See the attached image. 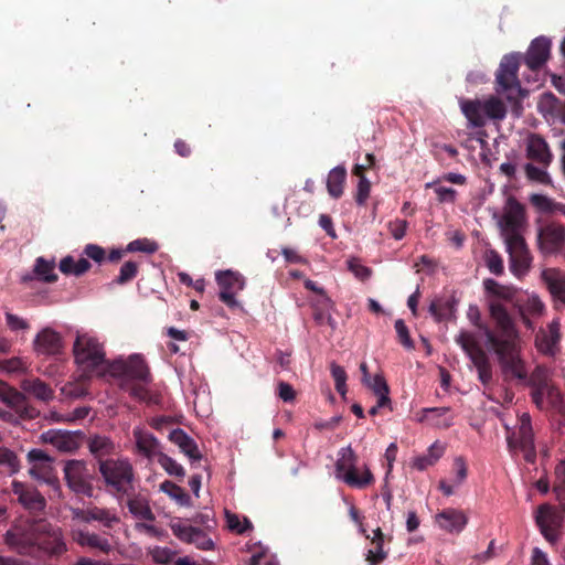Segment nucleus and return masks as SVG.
Here are the masks:
<instances>
[{
    "label": "nucleus",
    "mask_w": 565,
    "mask_h": 565,
    "mask_svg": "<svg viewBox=\"0 0 565 565\" xmlns=\"http://www.w3.org/2000/svg\"><path fill=\"white\" fill-rule=\"evenodd\" d=\"M449 407H429L423 408L416 414V416L419 423L427 424L431 427L446 429L454 424V417L449 415Z\"/></svg>",
    "instance_id": "24"
},
{
    "label": "nucleus",
    "mask_w": 565,
    "mask_h": 565,
    "mask_svg": "<svg viewBox=\"0 0 565 565\" xmlns=\"http://www.w3.org/2000/svg\"><path fill=\"white\" fill-rule=\"evenodd\" d=\"M107 375L122 381L151 382V374L146 360L132 354L127 360H115L108 365Z\"/></svg>",
    "instance_id": "8"
},
{
    "label": "nucleus",
    "mask_w": 565,
    "mask_h": 565,
    "mask_svg": "<svg viewBox=\"0 0 565 565\" xmlns=\"http://www.w3.org/2000/svg\"><path fill=\"white\" fill-rule=\"evenodd\" d=\"M6 320H7L8 327L12 331L28 330L30 328V324L26 320L18 317L17 315L10 313V312L6 313Z\"/></svg>",
    "instance_id": "64"
},
{
    "label": "nucleus",
    "mask_w": 565,
    "mask_h": 565,
    "mask_svg": "<svg viewBox=\"0 0 565 565\" xmlns=\"http://www.w3.org/2000/svg\"><path fill=\"white\" fill-rule=\"evenodd\" d=\"M356 460V455L351 447L342 448L340 450V457L335 463L337 475L348 486L364 489L374 482V477L366 466L364 467L362 475H359Z\"/></svg>",
    "instance_id": "6"
},
{
    "label": "nucleus",
    "mask_w": 565,
    "mask_h": 565,
    "mask_svg": "<svg viewBox=\"0 0 565 565\" xmlns=\"http://www.w3.org/2000/svg\"><path fill=\"white\" fill-rule=\"evenodd\" d=\"M348 267L362 281L367 280L372 275L371 268L362 265L356 258L348 260Z\"/></svg>",
    "instance_id": "61"
},
{
    "label": "nucleus",
    "mask_w": 565,
    "mask_h": 565,
    "mask_svg": "<svg viewBox=\"0 0 565 565\" xmlns=\"http://www.w3.org/2000/svg\"><path fill=\"white\" fill-rule=\"evenodd\" d=\"M0 401L7 404L21 419H34L40 412L32 406L26 396L0 381Z\"/></svg>",
    "instance_id": "14"
},
{
    "label": "nucleus",
    "mask_w": 565,
    "mask_h": 565,
    "mask_svg": "<svg viewBox=\"0 0 565 565\" xmlns=\"http://www.w3.org/2000/svg\"><path fill=\"white\" fill-rule=\"evenodd\" d=\"M149 383L143 382H129V381H122L120 382V387L128 392L129 395L134 398H136L139 402H143L146 404H159L160 403V395L152 393L147 388V385Z\"/></svg>",
    "instance_id": "33"
},
{
    "label": "nucleus",
    "mask_w": 565,
    "mask_h": 565,
    "mask_svg": "<svg viewBox=\"0 0 565 565\" xmlns=\"http://www.w3.org/2000/svg\"><path fill=\"white\" fill-rule=\"evenodd\" d=\"M127 508L129 512L139 519L152 522L156 520V515L153 514L148 501L146 498L141 495H132V493L128 497Z\"/></svg>",
    "instance_id": "37"
},
{
    "label": "nucleus",
    "mask_w": 565,
    "mask_h": 565,
    "mask_svg": "<svg viewBox=\"0 0 565 565\" xmlns=\"http://www.w3.org/2000/svg\"><path fill=\"white\" fill-rule=\"evenodd\" d=\"M347 180V170L342 166L333 168L327 179V190L330 196L339 199L343 194V188Z\"/></svg>",
    "instance_id": "38"
},
{
    "label": "nucleus",
    "mask_w": 565,
    "mask_h": 565,
    "mask_svg": "<svg viewBox=\"0 0 565 565\" xmlns=\"http://www.w3.org/2000/svg\"><path fill=\"white\" fill-rule=\"evenodd\" d=\"M522 362H524V361L522 360ZM523 365H524V370H526L525 363H523ZM525 372L527 373V371H525ZM502 374L504 376V380H512V379H514L511 375L507 376L503 372H502ZM516 379L521 380V381H526L527 380V384L532 388V392H531L532 399L541 401V393L543 391H546V387L552 385L550 372H548V370L545 366H542V365H537L533 370V372L530 374V376L526 375L525 379H519V377H516Z\"/></svg>",
    "instance_id": "23"
},
{
    "label": "nucleus",
    "mask_w": 565,
    "mask_h": 565,
    "mask_svg": "<svg viewBox=\"0 0 565 565\" xmlns=\"http://www.w3.org/2000/svg\"><path fill=\"white\" fill-rule=\"evenodd\" d=\"M483 287L487 295L493 298L489 300L488 307L494 328H483L487 343L495 354L501 372L507 376L525 379L519 331L508 309L500 301H512L516 290L492 278L484 279Z\"/></svg>",
    "instance_id": "1"
},
{
    "label": "nucleus",
    "mask_w": 565,
    "mask_h": 565,
    "mask_svg": "<svg viewBox=\"0 0 565 565\" xmlns=\"http://www.w3.org/2000/svg\"><path fill=\"white\" fill-rule=\"evenodd\" d=\"M454 311V303L450 301L434 300L429 305V312L436 321L440 322L447 319Z\"/></svg>",
    "instance_id": "47"
},
{
    "label": "nucleus",
    "mask_w": 565,
    "mask_h": 565,
    "mask_svg": "<svg viewBox=\"0 0 565 565\" xmlns=\"http://www.w3.org/2000/svg\"><path fill=\"white\" fill-rule=\"evenodd\" d=\"M532 401L540 409L551 407L554 411L562 413L564 408V402L561 392L553 384L546 387V391L541 393V401Z\"/></svg>",
    "instance_id": "36"
},
{
    "label": "nucleus",
    "mask_w": 565,
    "mask_h": 565,
    "mask_svg": "<svg viewBox=\"0 0 565 565\" xmlns=\"http://www.w3.org/2000/svg\"><path fill=\"white\" fill-rule=\"evenodd\" d=\"M361 533L374 546V548L369 550L366 553L365 559L369 562V565H379L384 562L388 553L384 550L385 535L382 530L380 527L375 529L372 536L366 533L365 529H361Z\"/></svg>",
    "instance_id": "28"
},
{
    "label": "nucleus",
    "mask_w": 565,
    "mask_h": 565,
    "mask_svg": "<svg viewBox=\"0 0 565 565\" xmlns=\"http://www.w3.org/2000/svg\"><path fill=\"white\" fill-rule=\"evenodd\" d=\"M507 252L509 253L510 270L516 277H522L531 268L532 256L520 233L505 236Z\"/></svg>",
    "instance_id": "11"
},
{
    "label": "nucleus",
    "mask_w": 565,
    "mask_h": 565,
    "mask_svg": "<svg viewBox=\"0 0 565 565\" xmlns=\"http://www.w3.org/2000/svg\"><path fill=\"white\" fill-rule=\"evenodd\" d=\"M558 502L565 501V461H561L555 468V482L553 487Z\"/></svg>",
    "instance_id": "50"
},
{
    "label": "nucleus",
    "mask_w": 565,
    "mask_h": 565,
    "mask_svg": "<svg viewBox=\"0 0 565 565\" xmlns=\"http://www.w3.org/2000/svg\"><path fill=\"white\" fill-rule=\"evenodd\" d=\"M508 429L507 443L509 449H516L519 447H531L534 444V433L531 423V415L522 413L519 416V425L516 430L510 431Z\"/></svg>",
    "instance_id": "22"
},
{
    "label": "nucleus",
    "mask_w": 565,
    "mask_h": 565,
    "mask_svg": "<svg viewBox=\"0 0 565 565\" xmlns=\"http://www.w3.org/2000/svg\"><path fill=\"white\" fill-rule=\"evenodd\" d=\"M216 281L221 290L239 291L244 288L245 281L241 274L224 270L216 274Z\"/></svg>",
    "instance_id": "39"
},
{
    "label": "nucleus",
    "mask_w": 565,
    "mask_h": 565,
    "mask_svg": "<svg viewBox=\"0 0 565 565\" xmlns=\"http://www.w3.org/2000/svg\"><path fill=\"white\" fill-rule=\"evenodd\" d=\"M63 349V337L51 327L43 328L33 340V350L38 355H57Z\"/></svg>",
    "instance_id": "19"
},
{
    "label": "nucleus",
    "mask_w": 565,
    "mask_h": 565,
    "mask_svg": "<svg viewBox=\"0 0 565 565\" xmlns=\"http://www.w3.org/2000/svg\"><path fill=\"white\" fill-rule=\"evenodd\" d=\"M564 516L565 501L558 507L545 503L537 508L535 522L546 541L554 543L558 540Z\"/></svg>",
    "instance_id": "10"
},
{
    "label": "nucleus",
    "mask_w": 565,
    "mask_h": 565,
    "mask_svg": "<svg viewBox=\"0 0 565 565\" xmlns=\"http://www.w3.org/2000/svg\"><path fill=\"white\" fill-rule=\"evenodd\" d=\"M21 390L34 396L41 402H50L54 397V391L39 377L24 379L20 385Z\"/></svg>",
    "instance_id": "34"
},
{
    "label": "nucleus",
    "mask_w": 565,
    "mask_h": 565,
    "mask_svg": "<svg viewBox=\"0 0 565 565\" xmlns=\"http://www.w3.org/2000/svg\"><path fill=\"white\" fill-rule=\"evenodd\" d=\"M85 437L82 430L68 431L60 429H49L41 436L43 443L50 444L62 452H74L82 444Z\"/></svg>",
    "instance_id": "17"
},
{
    "label": "nucleus",
    "mask_w": 565,
    "mask_h": 565,
    "mask_svg": "<svg viewBox=\"0 0 565 565\" xmlns=\"http://www.w3.org/2000/svg\"><path fill=\"white\" fill-rule=\"evenodd\" d=\"M160 490L175 500L180 505L188 507L191 504V498L184 489L170 480L163 481L160 484Z\"/></svg>",
    "instance_id": "43"
},
{
    "label": "nucleus",
    "mask_w": 565,
    "mask_h": 565,
    "mask_svg": "<svg viewBox=\"0 0 565 565\" xmlns=\"http://www.w3.org/2000/svg\"><path fill=\"white\" fill-rule=\"evenodd\" d=\"M486 117L494 120H501L507 115V108L504 103L498 97L491 96L483 102Z\"/></svg>",
    "instance_id": "45"
},
{
    "label": "nucleus",
    "mask_w": 565,
    "mask_h": 565,
    "mask_svg": "<svg viewBox=\"0 0 565 565\" xmlns=\"http://www.w3.org/2000/svg\"><path fill=\"white\" fill-rule=\"evenodd\" d=\"M521 60L522 55L519 53L507 54L502 57L495 72V90L498 94L505 95L516 116H520L522 111L523 89L518 76Z\"/></svg>",
    "instance_id": "3"
},
{
    "label": "nucleus",
    "mask_w": 565,
    "mask_h": 565,
    "mask_svg": "<svg viewBox=\"0 0 565 565\" xmlns=\"http://www.w3.org/2000/svg\"><path fill=\"white\" fill-rule=\"evenodd\" d=\"M74 359L85 379L107 376L111 361L106 359L103 344L89 334H77L73 345Z\"/></svg>",
    "instance_id": "2"
},
{
    "label": "nucleus",
    "mask_w": 565,
    "mask_h": 565,
    "mask_svg": "<svg viewBox=\"0 0 565 565\" xmlns=\"http://www.w3.org/2000/svg\"><path fill=\"white\" fill-rule=\"evenodd\" d=\"M159 465L170 475L183 479L185 471L183 467L166 454H159Z\"/></svg>",
    "instance_id": "49"
},
{
    "label": "nucleus",
    "mask_w": 565,
    "mask_h": 565,
    "mask_svg": "<svg viewBox=\"0 0 565 565\" xmlns=\"http://www.w3.org/2000/svg\"><path fill=\"white\" fill-rule=\"evenodd\" d=\"M84 254L96 263H102L106 258L105 249L95 244H88L84 248Z\"/></svg>",
    "instance_id": "63"
},
{
    "label": "nucleus",
    "mask_w": 565,
    "mask_h": 565,
    "mask_svg": "<svg viewBox=\"0 0 565 565\" xmlns=\"http://www.w3.org/2000/svg\"><path fill=\"white\" fill-rule=\"evenodd\" d=\"M365 386L371 388L374 395L377 396L379 406L391 405L390 387L383 375L375 374L374 377L365 384Z\"/></svg>",
    "instance_id": "40"
},
{
    "label": "nucleus",
    "mask_w": 565,
    "mask_h": 565,
    "mask_svg": "<svg viewBox=\"0 0 565 565\" xmlns=\"http://www.w3.org/2000/svg\"><path fill=\"white\" fill-rule=\"evenodd\" d=\"M12 491L17 495L19 503L31 512H41L46 507L45 498L33 486L13 481Z\"/></svg>",
    "instance_id": "20"
},
{
    "label": "nucleus",
    "mask_w": 565,
    "mask_h": 565,
    "mask_svg": "<svg viewBox=\"0 0 565 565\" xmlns=\"http://www.w3.org/2000/svg\"><path fill=\"white\" fill-rule=\"evenodd\" d=\"M136 446L138 451L142 454L145 457L151 459L157 457L159 458V454H163L160 450L159 440L150 433L143 431L141 428L136 427L132 431Z\"/></svg>",
    "instance_id": "29"
},
{
    "label": "nucleus",
    "mask_w": 565,
    "mask_h": 565,
    "mask_svg": "<svg viewBox=\"0 0 565 565\" xmlns=\"http://www.w3.org/2000/svg\"><path fill=\"white\" fill-rule=\"evenodd\" d=\"M395 330L397 333L398 342L407 350H413L415 348L414 341L411 338L409 330L405 324L403 319H397L395 321Z\"/></svg>",
    "instance_id": "54"
},
{
    "label": "nucleus",
    "mask_w": 565,
    "mask_h": 565,
    "mask_svg": "<svg viewBox=\"0 0 565 565\" xmlns=\"http://www.w3.org/2000/svg\"><path fill=\"white\" fill-rule=\"evenodd\" d=\"M55 262L46 260L44 257H38L34 265V274L44 282H55L57 275L54 273Z\"/></svg>",
    "instance_id": "41"
},
{
    "label": "nucleus",
    "mask_w": 565,
    "mask_h": 565,
    "mask_svg": "<svg viewBox=\"0 0 565 565\" xmlns=\"http://www.w3.org/2000/svg\"><path fill=\"white\" fill-rule=\"evenodd\" d=\"M537 244L545 255L558 253L565 245V227L555 222L542 225L537 233Z\"/></svg>",
    "instance_id": "15"
},
{
    "label": "nucleus",
    "mask_w": 565,
    "mask_h": 565,
    "mask_svg": "<svg viewBox=\"0 0 565 565\" xmlns=\"http://www.w3.org/2000/svg\"><path fill=\"white\" fill-rule=\"evenodd\" d=\"M551 40L545 36H539L534 39L525 55L522 56L525 65L531 71L540 70L548 60L551 54Z\"/></svg>",
    "instance_id": "21"
},
{
    "label": "nucleus",
    "mask_w": 565,
    "mask_h": 565,
    "mask_svg": "<svg viewBox=\"0 0 565 565\" xmlns=\"http://www.w3.org/2000/svg\"><path fill=\"white\" fill-rule=\"evenodd\" d=\"M72 519L86 525L92 522H97L100 524L104 534H109L110 530L120 523V518L116 510L95 504H89L86 508L72 509Z\"/></svg>",
    "instance_id": "12"
},
{
    "label": "nucleus",
    "mask_w": 565,
    "mask_h": 565,
    "mask_svg": "<svg viewBox=\"0 0 565 565\" xmlns=\"http://www.w3.org/2000/svg\"><path fill=\"white\" fill-rule=\"evenodd\" d=\"M486 265L488 269L495 276H501L504 273L503 259L498 252L490 249L486 253Z\"/></svg>",
    "instance_id": "53"
},
{
    "label": "nucleus",
    "mask_w": 565,
    "mask_h": 565,
    "mask_svg": "<svg viewBox=\"0 0 565 565\" xmlns=\"http://www.w3.org/2000/svg\"><path fill=\"white\" fill-rule=\"evenodd\" d=\"M98 471L106 490L118 500L134 492V468L127 459H108L100 461Z\"/></svg>",
    "instance_id": "4"
},
{
    "label": "nucleus",
    "mask_w": 565,
    "mask_h": 565,
    "mask_svg": "<svg viewBox=\"0 0 565 565\" xmlns=\"http://www.w3.org/2000/svg\"><path fill=\"white\" fill-rule=\"evenodd\" d=\"M170 529L174 536L185 543H190V539H192L193 532L195 530L194 526L185 525L181 522H171Z\"/></svg>",
    "instance_id": "58"
},
{
    "label": "nucleus",
    "mask_w": 565,
    "mask_h": 565,
    "mask_svg": "<svg viewBox=\"0 0 565 565\" xmlns=\"http://www.w3.org/2000/svg\"><path fill=\"white\" fill-rule=\"evenodd\" d=\"M43 522L19 520L4 534V543L13 551L23 555H35L39 531Z\"/></svg>",
    "instance_id": "5"
},
{
    "label": "nucleus",
    "mask_w": 565,
    "mask_h": 565,
    "mask_svg": "<svg viewBox=\"0 0 565 565\" xmlns=\"http://www.w3.org/2000/svg\"><path fill=\"white\" fill-rule=\"evenodd\" d=\"M189 544H194L199 550L211 551L214 548L212 539L201 529L195 527Z\"/></svg>",
    "instance_id": "55"
},
{
    "label": "nucleus",
    "mask_w": 565,
    "mask_h": 565,
    "mask_svg": "<svg viewBox=\"0 0 565 565\" xmlns=\"http://www.w3.org/2000/svg\"><path fill=\"white\" fill-rule=\"evenodd\" d=\"M371 182L366 177H361L358 182L356 193L354 195L358 205H364L370 196Z\"/></svg>",
    "instance_id": "59"
},
{
    "label": "nucleus",
    "mask_w": 565,
    "mask_h": 565,
    "mask_svg": "<svg viewBox=\"0 0 565 565\" xmlns=\"http://www.w3.org/2000/svg\"><path fill=\"white\" fill-rule=\"evenodd\" d=\"M332 305L331 299L328 296H324V298H321L315 306L313 318L318 324H331L333 322L332 317L329 315V309Z\"/></svg>",
    "instance_id": "46"
},
{
    "label": "nucleus",
    "mask_w": 565,
    "mask_h": 565,
    "mask_svg": "<svg viewBox=\"0 0 565 565\" xmlns=\"http://www.w3.org/2000/svg\"><path fill=\"white\" fill-rule=\"evenodd\" d=\"M139 265L137 262L128 260L122 264L119 270L118 277L115 279V282L118 285H125L131 281L138 274Z\"/></svg>",
    "instance_id": "52"
},
{
    "label": "nucleus",
    "mask_w": 565,
    "mask_h": 565,
    "mask_svg": "<svg viewBox=\"0 0 565 565\" xmlns=\"http://www.w3.org/2000/svg\"><path fill=\"white\" fill-rule=\"evenodd\" d=\"M107 535L103 531L100 533L90 531L86 524L71 530V539L75 544L82 548L104 555L113 552V544Z\"/></svg>",
    "instance_id": "13"
},
{
    "label": "nucleus",
    "mask_w": 565,
    "mask_h": 565,
    "mask_svg": "<svg viewBox=\"0 0 565 565\" xmlns=\"http://www.w3.org/2000/svg\"><path fill=\"white\" fill-rule=\"evenodd\" d=\"M158 249V243L148 238L132 241L126 247V250L129 253L142 252L146 254H154Z\"/></svg>",
    "instance_id": "51"
},
{
    "label": "nucleus",
    "mask_w": 565,
    "mask_h": 565,
    "mask_svg": "<svg viewBox=\"0 0 565 565\" xmlns=\"http://www.w3.org/2000/svg\"><path fill=\"white\" fill-rule=\"evenodd\" d=\"M29 473L33 479L45 482L47 484H53L56 481V478L53 473L52 461L31 466Z\"/></svg>",
    "instance_id": "44"
},
{
    "label": "nucleus",
    "mask_w": 565,
    "mask_h": 565,
    "mask_svg": "<svg viewBox=\"0 0 565 565\" xmlns=\"http://www.w3.org/2000/svg\"><path fill=\"white\" fill-rule=\"evenodd\" d=\"M460 108L465 117L473 127H483L486 125L484 104L480 99H460Z\"/></svg>",
    "instance_id": "32"
},
{
    "label": "nucleus",
    "mask_w": 565,
    "mask_h": 565,
    "mask_svg": "<svg viewBox=\"0 0 565 565\" xmlns=\"http://www.w3.org/2000/svg\"><path fill=\"white\" fill-rule=\"evenodd\" d=\"M0 465L7 466L11 472H17L20 467L15 452L7 448H0Z\"/></svg>",
    "instance_id": "60"
},
{
    "label": "nucleus",
    "mask_w": 565,
    "mask_h": 565,
    "mask_svg": "<svg viewBox=\"0 0 565 565\" xmlns=\"http://www.w3.org/2000/svg\"><path fill=\"white\" fill-rule=\"evenodd\" d=\"M169 440L175 444L191 460H200L202 458L195 440L183 429L175 428L171 430L169 434Z\"/></svg>",
    "instance_id": "31"
},
{
    "label": "nucleus",
    "mask_w": 565,
    "mask_h": 565,
    "mask_svg": "<svg viewBox=\"0 0 565 565\" xmlns=\"http://www.w3.org/2000/svg\"><path fill=\"white\" fill-rule=\"evenodd\" d=\"M523 206L519 202L512 199L509 200V210L502 217L505 236L508 234L519 233L518 228L523 221Z\"/></svg>",
    "instance_id": "35"
},
{
    "label": "nucleus",
    "mask_w": 565,
    "mask_h": 565,
    "mask_svg": "<svg viewBox=\"0 0 565 565\" xmlns=\"http://www.w3.org/2000/svg\"><path fill=\"white\" fill-rule=\"evenodd\" d=\"M524 169H525L526 177L530 180L537 181L540 183H545L548 179L546 171H544L542 168H539L532 163H526Z\"/></svg>",
    "instance_id": "62"
},
{
    "label": "nucleus",
    "mask_w": 565,
    "mask_h": 565,
    "mask_svg": "<svg viewBox=\"0 0 565 565\" xmlns=\"http://www.w3.org/2000/svg\"><path fill=\"white\" fill-rule=\"evenodd\" d=\"M542 279L553 299L565 303V271L556 268H546L542 271Z\"/></svg>",
    "instance_id": "25"
},
{
    "label": "nucleus",
    "mask_w": 565,
    "mask_h": 565,
    "mask_svg": "<svg viewBox=\"0 0 565 565\" xmlns=\"http://www.w3.org/2000/svg\"><path fill=\"white\" fill-rule=\"evenodd\" d=\"M64 478L68 488L76 494H82L92 498L94 494V487L92 480L94 476L89 472L86 461L71 459L65 461Z\"/></svg>",
    "instance_id": "9"
},
{
    "label": "nucleus",
    "mask_w": 565,
    "mask_h": 565,
    "mask_svg": "<svg viewBox=\"0 0 565 565\" xmlns=\"http://www.w3.org/2000/svg\"><path fill=\"white\" fill-rule=\"evenodd\" d=\"M330 371H331V375L334 380L337 392L342 397H345L347 392H348V387H347L348 375H347L345 370L341 365L337 364L335 362H332L330 364Z\"/></svg>",
    "instance_id": "48"
},
{
    "label": "nucleus",
    "mask_w": 565,
    "mask_h": 565,
    "mask_svg": "<svg viewBox=\"0 0 565 565\" xmlns=\"http://www.w3.org/2000/svg\"><path fill=\"white\" fill-rule=\"evenodd\" d=\"M66 551L67 546L61 530L43 522V529L38 535L35 554L42 552L50 556H60Z\"/></svg>",
    "instance_id": "16"
},
{
    "label": "nucleus",
    "mask_w": 565,
    "mask_h": 565,
    "mask_svg": "<svg viewBox=\"0 0 565 565\" xmlns=\"http://www.w3.org/2000/svg\"><path fill=\"white\" fill-rule=\"evenodd\" d=\"M561 323L558 319H553L546 328H540L535 334V348L547 356H555L559 351Z\"/></svg>",
    "instance_id": "18"
},
{
    "label": "nucleus",
    "mask_w": 565,
    "mask_h": 565,
    "mask_svg": "<svg viewBox=\"0 0 565 565\" xmlns=\"http://www.w3.org/2000/svg\"><path fill=\"white\" fill-rule=\"evenodd\" d=\"M149 554L154 563L167 565L172 562L175 553L168 547L156 546Z\"/></svg>",
    "instance_id": "57"
},
{
    "label": "nucleus",
    "mask_w": 565,
    "mask_h": 565,
    "mask_svg": "<svg viewBox=\"0 0 565 565\" xmlns=\"http://www.w3.org/2000/svg\"><path fill=\"white\" fill-rule=\"evenodd\" d=\"M92 379H85L84 372L79 375L76 382L66 383L62 387V393L71 398H81L87 395L88 384Z\"/></svg>",
    "instance_id": "42"
},
{
    "label": "nucleus",
    "mask_w": 565,
    "mask_h": 565,
    "mask_svg": "<svg viewBox=\"0 0 565 565\" xmlns=\"http://www.w3.org/2000/svg\"><path fill=\"white\" fill-rule=\"evenodd\" d=\"M456 343L461 347L477 369L479 381L483 385H489L492 381V366L476 335L469 331H461L456 337Z\"/></svg>",
    "instance_id": "7"
},
{
    "label": "nucleus",
    "mask_w": 565,
    "mask_h": 565,
    "mask_svg": "<svg viewBox=\"0 0 565 565\" xmlns=\"http://www.w3.org/2000/svg\"><path fill=\"white\" fill-rule=\"evenodd\" d=\"M519 310L537 318L543 315L545 306L539 297L532 296L527 298L525 303L522 305Z\"/></svg>",
    "instance_id": "56"
},
{
    "label": "nucleus",
    "mask_w": 565,
    "mask_h": 565,
    "mask_svg": "<svg viewBox=\"0 0 565 565\" xmlns=\"http://www.w3.org/2000/svg\"><path fill=\"white\" fill-rule=\"evenodd\" d=\"M526 156L542 167H547L552 161V152L545 139L540 135H531L527 139Z\"/></svg>",
    "instance_id": "27"
},
{
    "label": "nucleus",
    "mask_w": 565,
    "mask_h": 565,
    "mask_svg": "<svg viewBox=\"0 0 565 565\" xmlns=\"http://www.w3.org/2000/svg\"><path fill=\"white\" fill-rule=\"evenodd\" d=\"M86 446L98 465L100 461L108 460L109 458L107 457L116 454L115 443L105 435H90L86 440Z\"/></svg>",
    "instance_id": "26"
},
{
    "label": "nucleus",
    "mask_w": 565,
    "mask_h": 565,
    "mask_svg": "<svg viewBox=\"0 0 565 565\" xmlns=\"http://www.w3.org/2000/svg\"><path fill=\"white\" fill-rule=\"evenodd\" d=\"M439 526L447 532H461L467 524V516L459 510L445 509L436 515Z\"/></svg>",
    "instance_id": "30"
}]
</instances>
